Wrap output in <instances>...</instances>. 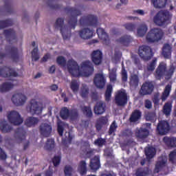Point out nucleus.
Returning <instances> with one entry per match:
<instances>
[{
  "mask_svg": "<svg viewBox=\"0 0 176 176\" xmlns=\"http://www.w3.org/2000/svg\"><path fill=\"white\" fill-rule=\"evenodd\" d=\"M142 116V113L139 109H135L131 113V115L129 118V121L131 123L136 122L141 119Z\"/></svg>",
  "mask_w": 176,
  "mask_h": 176,
  "instance_id": "30",
  "label": "nucleus"
},
{
  "mask_svg": "<svg viewBox=\"0 0 176 176\" xmlns=\"http://www.w3.org/2000/svg\"><path fill=\"white\" fill-rule=\"evenodd\" d=\"M165 165L166 162L164 160L158 161L155 164V169H154V171H155L157 173H159L162 168L165 167Z\"/></svg>",
  "mask_w": 176,
  "mask_h": 176,
  "instance_id": "47",
  "label": "nucleus"
},
{
  "mask_svg": "<svg viewBox=\"0 0 176 176\" xmlns=\"http://www.w3.org/2000/svg\"><path fill=\"white\" fill-rule=\"evenodd\" d=\"M172 90V85L171 84H168L165 86L164 91L162 92V95L161 96V99L162 102H165L168 96H170V92Z\"/></svg>",
  "mask_w": 176,
  "mask_h": 176,
  "instance_id": "33",
  "label": "nucleus"
},
{
  "mask_svg": "<svg viewBox=\"0 0 176 176\" xmlns=\"http://www.w3.org/2000/svg\"><path fill=\"white\" fill-rule=\"evenodd\" d=\"M146 120L151 121V122H155L157 120L156 113L153 111L147 113L146 115Z\"/></svg>",
  "mask_w": 176,
  "mask_h": 176,
  "instance_id": "49",
  "label": "nucleus"
},
{
  "mask_svg": "<svg viewBox=\"0 0 176 176\" xmlns=\"http://www.w3.org/2000/svg\"><path fill=\"white\" fill-rule=\"evenodd\" d=\"M106 103L102 101L98 102L94 108V113L98 116L102 115L106 111Z\"/></svg>",
  "mask_w": 176,
  "mask_h": 176,
  "instance_id": "22",
  "label": "nucleus"
},
{
  "mask_svg": "<svg viewBox=\"0 0 176 176\" xmlns=\"http://www.w3.org/2000/svg\"><path fill=\"white\" fill-rule=\"evenodd\" d=\"M12 101L15 106L20 107L26 102L27 97L22 94H15L12 96Z\"/></svg>",
  "mask_w": 176,
  "mask_h": 176,
  "instance_id": "17",
  "label": "nucleus"
},
{
  "mask_svg": "<svg viewBox=\"0 0 176 176\" xmlns=\"http://www.w3.org/2000/svg\"><path fill=\"white\" fill-rule=\"evenodd\" d=\"M13 25V21L11 19L0 21V30L11 27Z\"/></svg>",
  "mask_w": 176,
  "mask_h": 176,
  "instance_id": "46",
  "label": "nucleus"
},
{
  "mask_svg": "<svg viewBox=\"0 0 176 176\" xmlns=\"http://www.w3.org/2000/svg\"><path fill=\"white\" fill-rule=\"evenodd\" d=\"M82 111L87 118H91L93 116V113L90 107L85 106L82 107Z\"/></svg>",
  "mask_w": 176,
  "mask_h": 176,
  "instance_id": "53",
  "label": "nucleus"
},
{
  "mask_svg": "<svg viewBox=\"0 0 176 176\" xmlns=\"http://www.w3.org/2000/svg\"><path fill=\"white\" fill-rule=\"evenodd\" d=\"M106 142V139H103L102 138H98L97 140H94V144L99 147H102L103 145H105Z\"/></svg>",
  "mask_w": 176,
  "mask_h": 176,
  "instance_id": "56",
  "label": "nucleus"
},
{
  "mask_svg": "<svg viewBox=\"0 0 176 176\" xmlns=\"http://www.w3.org/2000/svg\"><path fill=\"white\" fill-rule=\"evenodd\" d=\"M55 28L59 29L60 30V33L62 34L63 40L68 39L69 34H66V28L64 27V19L61 18L57 19L56 23H55Z\"/></svg>",
  "mask_w": 176,
  "mask_h": 176,
  "instance_id": "18",
  "label": "nucleus"
},
{
  "mask_svg": "<svg viewBox=\"0 0 176 176\" xmlns=\"http://www.w3.org/2000/svg\"><path fill=\"white\" fill-rule=\"evenodd\" d=\"M0 130L3 133H10L12 130V126L8 124L6 121L3 120L0 122Z\"/></svg>",
  "mask_w": 176,
  "mask_h": 176,
  "instance_id": "37",
  "label": "nucleus"
},
{
  "mask_svg": "<svg viewBox=\"0 0 176 176\" xmlns=\"http://www.w3.org/2000/svg\"><path fill=\"white\" fill-rule=\"evenodd\" d=\"M138 52V56L144 61H148L154 56L153 51L148 45L140 46Z\"/></svg>",
  "mask_w": 176,
  "mask_h": 176,
  "instance_id": "6",
  "label": "nucleus"
},
{
  "mask_svg": "<svg viewBox=\"0 0 176 176\" xmlns=\"http://www.w3.org/2000/svg\"><path fill=\"white\" fill-rule=\"evenodd\" d=\"M78 113L77 111L76 110H72L71 112L69 113V118H70L71 120H76L78 118Z\"/></svg>",
  "mask_w": 176,
  "mask_h": 176,
  "instance_id": "61",
  "label": "nucleus"
},
{
  "mask_svg": "<svg viewBox=\"0 0 176 176\" xmlns=\"http://www.w3.org/2000/svg\"><path fill=\"white\" fill-rule=\"evenodd\" d=\"M107 83L105 76L103 74H96L94 78V84L97 89H104Z\"/></svg>",
  "mask_w": 176,
  "mask_h": 176,
  "instance_id": "14",
  "label": "nucleus"
},
{
  "mask_svg": "<svg viewBox=\"0 0 176 176\" xmlns=\"http://www.w3.org/2000/svg\"><path fill=\"white\" fill-rule=\"evenodd\" d=\"M149 135V131L146 128L140 127L135 132V137L140 140H145Z\"/></svg>",
  "mask_w": 176,
  "mask_h": 176,
  "instance_id": "26",
  "label": "nucleus"
},
{
  "mask_svg": "<svg viewBox=\"0 0 176 176\" xmlns=\"http://www.w3.org/2000/svg\"><path fill=\"white\" fill-rule=\"evenodd\" d=\"M172 103L170 102H168L166 103H164V105L163 107V113L165 115V116H170L171 111H172Z\"/></svg>",
  "mask_w": 176,
  "mask_h": 176,
  "instance_id": "41",
  "label": "nucleus"
},
{
  "mask_svg": "<svg viewBox=\"0 0 176 176\" xmlns=\"http://www.w3.org/2000/svg\"><path fill=\"white\" fill-rule=\"evenodd\" d=\"M167 66L164 62H161L157 66L154 76L157 80H160L163 76H166L167 79H170L175 71V68L173 66L170 67L168 71Z\"/></svg>",
  "mask_w": 176,
  "mask_h": 176,
  "instance_id": "2",
  "label": "nucleus"
},
{
  "mask_svg": "<svg viewBox=\"0 0 176 176\" xmlns=\"http://www.w3.org/2000/svg\"><path fill=\"white\" fill-rule=\"evenodd\" d=\"M3 34L10 44L17 42L16 32L13 29H7L3 30Z\"/></svg>",
  "mask_w": 176,
  "mask_h": 176,
  "instance_id": "16",
  "label": "nucleus"
},
{
  "mask_svg": "<svg viewBox=\"0 0 176 176\" xmlns=\"http://www.w3.org/2000/svg\"><path fill=\"white\" fill-rule=\"evenodd\" d=\"M151 2L154 8L157 9H162L165 8L167 3V0H151Z\"/></svg>",
  "mask_w": 176,
  "mask_h": 176,
  "instance_id": "38",
  "label": "nucleus"
},
{
  "mask_svg": "<svg viewBox=\"0 0 176 176\" xmlns=\"http://www.w3.org/2000/svg\"><path fill=\"white\" fill-rule=\"evenodd\" d=\"M57 131H58V134H59L60 137L63 136L64 126H63V122L58 123Z\"/></svg>",
  "mask_w": 176,
  "mask_h": 176,
  "instance_id": "59",
  "label": "nucleus"
},
{
  "mask_svg": "<svg viewBox=\"0 0 176 176\" xmlns=\"http://www.w3.org/2000/svg\"><path fill=\"white\" fill-rule=\"evenodd\" d=\"M38 52V48H34L33 51H32V59L34 61H37L38 60H39V55Z\"/></svg>",
  "mask_w": 176,
  "mask_h": 176,
  "instance_id": "58",
  "label": "nucleus"
},
{
  "mask_svg": "<svg viewBox=\"0 0 176 176\" xmlns=\"http://www.w3.org/2000/svg\"><path fill=\"white\" fill-rule=\"evenodd\" d=\"M171 46L168 43H165L162 48V56L165 59H168L171 56Z\"/></svg>",
  "mask_w": 176,
  "mask_h": 176,
  "instance_id": "31",
  "label": "nucleus"
},
{
  "mask_svg": "<svg viewBox=\"0 0 176 176\" xmlns=\"http://www.w3.org/2000/svg\"><path fill=\"white\" fill-rule=\"evenodd\" d=\"M147 32L148 26L145 24H142L138 29V35L140 37H144Z\"/></svg>",
  "mask_w": 176,
  "mask_h": 176,
  "instance_id": "43",
  "label": "nucleus"
},
{
  "mask_svg": "<svg viewBox=\"0 0 176 176\" xmlns=\"http://www.w3.org/2000/svg\"><path fill=\"white\" fill-rule=\"evenodd\" d=\"M155 85L153 82L151 81H146L143 82L138 94H140V96H150L153 93Z\"/></svg>",
  "mask_w": 176,
  "mask_h": 176,
  "instance_id": "9",
  "label": "nucleus"
},
{
  "mask_svg": "<svg viewBox=\"0 0 176 176\" xmlns=\"http://www.w3.org/2000/svg\"><path fill=\"white\" fill-rule=\"evenodd\" d=\"M55 148V141L54 139H47L45 145V149L52 151Z\"/></svg>",
  "mask_w": 176,
  "mask_h": 176,
  "instance_id": "45",
  "label": "nucleus"
},
{
  "mask_svg": "<svg viewBox=\"0 0 176 176\" xmlns=\"http://www.w3.org/2000/svg\"><path fill=\"white\" fill-rule=\"evenodd\" d=\"M124 28L127 31L133 32L135 30V25L133 23H126L124 25Z\"/></svg>",
  "mask_w": 176,
  "mask_h": 176,
  "instance_id": "62",
  "label": "nucleus"
},
{
  "mask_svg": "<svg viewBox=\"0 0 176 176\" xmlns=\"http://www.w3.org/2000/svg\"><path fill=\"white\" fill-rule=\"evenodd\" d=\"M14 138L16 139L18 143H21L26 139V131L23 127H19L15 130Z\"/></svg>",
  "mask_w": 176,
  "mask_h": 176,
  "instance_id": "21",
  "label": "nucleus"
},
{
  "mask_svg": "<svg viewBox=\"0 0 176 176\" xmlns=\"http://www.w3.org/2000/svg\"><path fill=\"white\" fill-rule=\"evenodd\" d=\"M14 87V85H13L12 82H5L1 85H0V92L7 93Z\"/></svg>",
  "mask_w": 176,
  "mask_h": 176,
  "instance_id": "35",
  "label": "nucleus"
},
{
  "mask_svg": "<svg viewBox=\"0 0 176 176\" xmlns=\"http://www.w3.org/2000/svg\"><path fill=\"white\" fill-rule=\"evenodd\" d=\"M20 74H21V69L16 71L14 68H12L8 66L0 67V77L4 78L10 77L16 78L20 76Z\"/></svg>",
  "mask_w": 176,
  "mask_h": 176,
  "instance_id": "5",
  "label": "nucleus"
},
{
  "mask_svg": "<svg viewBox=\"0 0 176 176\" xmlns=\"http://www.w3.org/2000/svg\"><path fill=\"white\" fill-rule=\"evenodd\" d=\"M8 120L14 126H20L23 122V119L20 113L16 111H10L8 114Z\"/></svg>",
  "mask_w": 176,
  "mask_h": 176,
  "instance_id": "12",
  "label": "nucleus"
},
{
  "mask_svg": "<svg viewBox=\"0 0 176 176\" xmlns=\"http://www.w3.org/2000/svg\"><path fill=\"white\" fill-rule=\"evenodd\" d=\"M169 162L173 164L176 163V150H173L168 155Z\"/></svg>",
  "mask_w": 176,
  "mask_h": 176,
  "instance_id": "55",
  "label": "nucleus"
},
{
  "mask_svg": "<svg viewBox=\"0 0 176 176\" xmlns=\"http://www.w3.org/2000/svg\"><path fill=\"white\" fill-rule=\"evenodd\" d=\"M60 160H61L60 156H59V155L54 156V157H53V159H52L53 165H54L55 167H58V165H59L60 163Z\"/></svg>",
  "mask_w": 176,
  "mask_h": 176,
  "instance_id": "60",
  "label": "nucleus"
},
{
  "mask_svg": "<svg viewBox=\"0 0 176 176\" xmlns=\"http://www.w3.org/2000/svg\"><path fill=\"white\" fill-rule=\"evenodd\" d=\"M122 46H129L130 43L133 42V38L129 35H124L116 40Z\"/></svg>",
  "mask_w": 176,
  "mask_h": 176,
  "instance_id": "27",
  "label": "nucleus"
},
{
  "mask_svg": "<svg viewBox=\"0 0 176 176\" xmlns=\"http://www.w3.org/2000/svg\"><path fill=\"white\" fill-rule=\"evenodd\" d=\"M140 83V78L139 76L136 74H133L131 76L129 85L133 89H136L138 87Z\"/></svg>",
  "mask_w": 176,
  "mask_h": 176,
  "instance_id": "34",
  "label": "nucleus"
},
{
  "mask_svg": "<svg viewBox=\"0 0 176 176\" xmlns=\"http://www.w3.org/2000/svg\"><path fill=\"white\" fill-rule=\"evenodd\" d=\"M150 172L151 170L149 169V167H140L135 170V176H148L150 175Z\"/></svg>",
  "mask_w": 176,
  "mask_h": 176,
  "instance_id": "32",
  "label": "nucleus"
},
{
  "mask_svg": "<svg viewBox=\"0 0 176 176\" xmlns=\"http://www.w3.org/2000/svg\"><path fill=\"white\" fill-rule=\"evenodd\" d=\"M94 36V30L89 28H84L79 31V36L84 40L92 38Z\"/></svg>",
  "mask_w": 176,
  "mask_h": 176,
  "instance_id": "24",
  "label": "nucleus"
},
{
  "mask_svg": "<svg viewBox=\"0 0 176 176\" xmlns=\"http://www.w3.org/2000/svg\"><path fill=\"white\" fill-rule=\"evenodd\" d=\"M113 91V86L111 85H108L106 87V90H105V92H104V99H105L106 102H109L111 101Z\"/></svg>",
  "mask_w": 176,
  "mask_h": 176,
  "instance_id": "36",
  "label": "nucleus"
},
{
  "mask_svg": "<svg viewBox=\"0 0 176 176\" xmlns=\"http://www.w3.org/2000/svg\"><path fill=\"white\" fill-rule=\"evenodd\" d=\"M115 104L117 107H124L128 103V96L123 91H118L115 95Z\"/></svg>",
  "mask_w": 176,
  "mask_h": 176,
  "instance_id": "11",
  "label": "nucleus"
},
{
  "mask_svg": "<svg viewBox=\"0 0 176 176\" xmlns=\"http://www.w3.org/2000/svg\"><path fill=\"white\" fill-rule=\"evenodd\" d=\"M70 88L74 93H76L79 90L80 85L78 83L77 80H72Z\"/></svg>",
  "mask_w": 176,
  "mask_h": 176,
  "instance_id": "52",
  "label": "nucleus"
},
{
  "mask_svg": "<svg viewBox=\"0 0 176 176\" xmlns=\"http://www.w3.org/2000/svg\"><path fill=\"white\" fill-rule=\"evenodd\" d=\"M121 76H122V82H127L128 74H127V71H126L125 67L124 66L122 67Z\"/></svg>",
  "mask_w": 176,
  "mask_h": 176,
  "instance_id": "57",
  "label": "nucleus"
},
{
  "mask_svg": "<svg viewBox=\"0 0 176 176\" xmlns=\"http://www.w3.org/2000/svg\"><path fill=\"white\" fill-rule=\"evenodd\" d=\"M65 10L67 14H70V19L68 21V24L72 28L75 29L77 25V17L81 15V11L75 8H65Z\"/></svg>",
  "mask_w": 176,
  "mask_h": 176,
  "instance_id": "7",
  "label": "nucleus"
},
{
  "mask_svg": "<svg viewBox=\"0 0 176 176\" xmlns=\"http://www.w3.org/2000/svg\"><path fill=\"white\" fill-rule=\"evenodd\" d=\"M97 34L99 38L102 40L104 44L108 45L110 43L109 35L105 32V30L99 28L97 29Z\"/></svg>",
  "mask_w": 176,
  "mask_h": 176,
  "instance_id": "25",
  "label": "nucleus"
},
{
  "mask_svg": "<svg viewBox=\"0 0 176 176\" xmlns=\"http://www.w3.org/2000/svg\"><path fill=\"white\" fill-rule=\"evenodd\" d=\"M170 130V125L166 120H161L157 126V133L161 135H166Z\"/></svg>",
  "mask_w": 176,
  "mask_h": 176,
  "instance_id": "13",
  "label": "nucleus"
},
{
  "mask_svg": "<svg viewBox=\"0 0 176 176\" xmlns=\"http://www.w3.org/2000/svg\"><path fill=\"white\" fill-rule=\"evenodd\" d=\"M30 113L32 115H40L42 113L43 108L39 107V104L35 99H32L30 102Z\"/></svg>",
  "mask_w": 176,
  "mask_h": 176,
  "instance_id": "15",
  "label": "nucleus"
},
{
  "mask_svg": "<svg viewBox=\"0 0 176 176\" xmlns=\"http://www.w3.org/2000/svg\"><path fill=\"white\" fill-rule=\"evenodd\" d=\"M47 5L50 6V9H53V10L61 9V6L56 3V1L53 0H48L47 1Z\"/></svg>",
  "mask_w": 176,
  "mask_h": 176,
  "instance_id": "48",
  "label": "nucleus"
},
{
  "mask_svg": "<svg viewBox=\"0 0 176 176\" xmlns=\"http://www.w3.org/2000/svg\"><path fill=\"white\" fill-rule=\"evenodd\" d=\"M89 167L93 171H97L98 169H100L101 165L99 156H94L93 159L90 160Z\"/></svg>",
  "mask_w": 176,
  "mask_h": 176,
  "instance_id": "23",
  "label": "nucleus"
},
{
  "mask_svg": "<svg viewBox=\"0 0 176 176\" xmlns=\"http://www.w3.org/2000/svg\"><path fill=\"white\" fill-rule=\"evenodd\" d=\"M157 59L153 58L151 62L148 63L146 66V70L148 72H153L156 68Z\"/></svg>",
  "mask_w": 176,
  "mask_h": 176,
  "instance_id": "42",
  "label": "nucleus"
},
{
  "mask_svg": "<svg viewBox=\"0 0 176 176\" xmlns=\"http://www.w3.org/2000/svg\"><path fill=\"white\" fill-rule=\"evenodd\" d=\"M38 122H39L38 118H34L33 116H31L25 119L24 124H25V126L29 128H31L36 126L38 124Z\"/></svg>",
  "mask_w": 176,
  "mask_h": 176,
  "instance_id": "28",
  "label": "nucleus"
},
{
  "mask_svg": "<svg viewBox=\"0 0 176 176\" xmlns=\"http://www.w3.org/2000/svg\"><path fill=\"white\" fill-rule=\"evenodd\" d=\"M118 124L116 121H113V122H111L109 129V131H108V134L109 135H111L112 134H113L115 132H116L117 129H118Z\"/></svg>",
  "mask_w": 176,
  "mask_h": 176,
  "instance_id": "51",
  "label": "nucleus"
},
{
  "mask_svg": "<svg viewBox=\"0 0 176 176\" xmlns=\"http://www.w3.org/2000/svg\"><path fill=\"white\" fill-rule=\"evenodd\" d=\"M163 36H164V33L162 29L153 28L148 31L146 39L148 43H154L160 42L162 39Z\"/></svg>",
  "mask_w": 176,
  "mask_h": 176,
  "instance_id": "3",
  "label": "nucleus"
},
{
  "mask_svg": "<svg viewBox=\"0 0 176 176\" xmlns=\"http://www.w3.org/2000/svg\"><path fill=\"white\" fill-rule=\"evenodd\" d=\"M78 170L80 173V175H85L87 174V164L85 160H82L79 162Z\"/></svg>",
  "mask_w": 176,
  "mask_h": 176,
  "instance_id": "40",
  "label": "nucleus"
},
{
  "mask_svg": "<svg viewBox=\"0 0 176 176\" xmlns=\"http://www.w3.org/2000/svg\"><path fill=\"white\" fill-rule=\"evenodd\" d=\"M79 24L81 27L92 26L96 28L98 26V18L91 14L82 16L79 20Z\"/></svg>",
  "mask_w": 176,
  "mask_h": 176,
  "instance_id": "8",
  "label": "nucleus"
},
{
  "mask_svg": "<svg viewBox=\"0 0 176 176\" xmlns=\"http://www.w3.org/2000/svg\"><path fill=\"white\" fill-rule=\"evenodd\" d=\"M56 63L58 65H60L63 67L66 66V59L62 56H58L56 58Z\"/></svg>",
  "mask_w": 176,
  "mask_h": 176,
  "instance_id": "54",
  "label": "nucleus"
},
{
  "mask_svg": "<svg viewBox=\"0 0 176 176\" xmlns=\"http://www.w3.org/2000/svg\"><path fill=\"white\" fill-rule=\"evenodd\" d=\"M163 142L168 148H176V138L164 136Z\"/></svg>",
  "mask_w": 176,
  "mask_h": 176,
  "instance_id": "29",
  "label": "nucleus"
},
{
  "mask_svg": "<svg viewBox=\"0 0 176 176\" xmlns=\"http://www.w3.org/2000/svg\"><path fill=\"white\" fill-rule=\"evenodd\" d=\"M40 134L45 138L50 137L52 133V126L47 123H41L39 126Z\"/></svg>",
  "mask_w": 176,
  "mask_h": 176,
  "instance_id": "19",
  "label": "nucleus"
},
{
  "mask_svg": "<svg viewBox=\"0 0 176 176\" xmlns=\"http://www.w3.org/2000/svg\"><path fill=\"white\" fill-rule=\"evenodd\" d=\"M91 60L95 65H100L102 62V52L99 50H95L91 54Z\"/></svg>",
  "mask_w": 176,
  "mask_h": 176,
  "instance_id": "20",
  "label": "nucleus"
},
{
  "mask_svg": "<svg viewBox=\"0 0 176 176\" xmlns=\"http://www.w3.org/2000/svg\"><path fill=\"white\" fill-rule=\"evenodd\" d=\"M67 67L69 74H72V76L74 78L80 76L89 77L93 74L94 71L92 63L88 60L85 61L81 64V67L83 72L80 69V66L74 59L68 60Z\"/></svg>",
  "mask_w": 176,
  "mask_h": 176,
  "instance_id": "1",
  "label": "nucleus"
},
{
  "mask_svg": "<svg viewBox=\"0 0 176 176\" xmlns=\"http://www.w3.org/2000/svg\"><path fill=\"white\" fill-rule=\"evenodd\" d=\"M70 113L71 112L67 107H63L60 112V116L62 120H65L69 118Z\"/></svg>",
  "mask_w": 176,
  "mask_h": 176,
  "instance_id": "44",
  "label": "nucleus"
},
{
  "mask_svg": "<svg viewBox=\"0 0 176 176\" xmlns=\"http://www.w3.org/2000/svg\"><path fill=\"white\" fill-rule=\"evenodd\" d=\"M6 52H8L9 58L14 63H18L19 60L23 57V54L19 52L18 48L15 47H6Z\"/></svg>",
  "mask_w": 176,
  "mask_h": 176,
  "instance_id": "10",
  "label": "nucleus"
},
{
  "mask_svg": "<svg viewBox=\"0 0 176 176\" xmlns=\"http://www.w3.org/2000/svg\"><path fill=\"white\" fill-rule=\"evenodd\" d=\"M109 78L111 82H114L117 80V70L116 69H113L109 73Z\"/></svg>",
  "mask_w": 176,
  "mask_h": 176,
  "instance_id": "50",
  "label": "nucleus"
},
{
  "mask_svg": "<svg viewBox=\"0 0 176 176\" xmlns=\"http://www.w3.org/2000/svg\"><path fill=\"white\" fill-rule=\"evenodd\" d=\"M145 155L148 160H151L156 155V150L154 147H148L147 149H145Z\"/></svg>",
  "mask_w": 176,
  "mask_h": 176,
  "instance_id": "39",
  "label": "nucleus"
},
{
  "mask_svg": "<svg viewBox=\"0 0 176 176\" xmlns=\"http://www.w3.org/2000/svg\"><path fill=\"white\" fill-rule=\"evenodd\" d=\"M72 170H73V169H72V166H65V170H64L65 176H72Z\"/></svg>",
  "mask_w": 176,
  "mask_h": 176,
  "instance_id": "63",
  "label": "nucleus"
},
{
  "mask_svg": "<svg viewBox=\"0 0 176 176\" xmlns=\"http://www.w3.org/2000/svg\"><path fill=\"white\" fill-rule=\"evenodd\" d=\"M170 19L171 15L169 11H159L153 17V23L161 27L164 25Z\"/></svg>",
  "mask_w": 176,
  "mask_h": 176,
  "instance_id": "4",
  "label": "nucleus"
},
{
  "mask_svg": "<svg viewBox=\"0 0 176 176\" xmlns=\"http://www.w3.org/2000/svg\"><path fill=\"white\" fill-rule=\"evenodd\" d=\"M88 94H89V89L85 87H82L81 89V92H80V95H81V96L83 98H87L88 96Z\"/></svg>",
  "mask_w": 176,
  "mask_h": 176,
  "instance_id": "64",
  "label": "nucleus"
}]
</instances>
